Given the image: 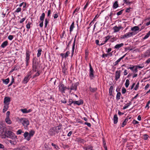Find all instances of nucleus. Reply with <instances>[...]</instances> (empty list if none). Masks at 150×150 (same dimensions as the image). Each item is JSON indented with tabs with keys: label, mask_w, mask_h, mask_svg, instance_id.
Segmentation results:
<instances>
[{
	"label": "nucleus",
	"mask_w": 150,
	"mask_h": 150,
	"mask_svg": "<svg viewBox=\"0 0 150 150\" xmlns=\"http://www.w3.org/2000/svg\"><path fill=\"white\" fill-rule=\"evenodd\" d=\"M131 104V102H129V103H127V104H125V106L123 107L122 109L125 110Z\"/></svg>",
	"instance_id": "obj_40"
},
{
	"label": "nucleus",
	"mask_w": 150,
	"mask_h": 150,
	"mask_svg": "<svg viewBox=\"0 0 150 150\" xmlns=\"http://www.w3.org/2000/svg\"><path fill=\"white\" fill-rule=\"evenodd\" d=\"M31 52L28 50H27L26 52V57L25 58V61L26 63V66L27 67L28 65L30 62V56Z\"/></svg>",
	"instance_id": "obj_5"
},
{
	"label": "nucleus",
	"mask_w": 150,
	"mask_h": 150,
	"mask_svg": "<svg viewBox=\"0 0 150 150\" xmlns=\"http://www.w3.org/2000/svg\"><path fill=\"white\" fill-rule=\"evenodd\" d=\"M21 8H18L15 11V12L16 13H18L21 11Z\"/></svg>",
	"instance_id": "obj_57"
},
{
	"label": "nucleus",
	"mask_w": 150,
	"mask_h": 150,
	"mask_svg": "<svg viewBox=\"0 0 150 150\" xmlns=\"http://www.w3.org/2000/svg\"><path fill=\"white\" fill-rule=\"evenodd\" d=\"M69 104H68V105L71 106L72 103L74 104V101H73L72 99H69Z\"/></svg>",
	"instance_id": "obj_42"
},
{
	"label": "nucleus",
	"mask_w": 150,
	"mask_h": 150,
	"mask_svg": "<svg viewBox=\"0 0 150 150\" xmlns=\"http://www.w3.org/2000/svg\"><path fill=\"white\" fill-rule=\"evenodd\" d=\"M121 28V26L117 27V26H115L113 27L114 32H117L119 31Z\"/></svg>",
	"instance_id": "obj_27"
},
{
	"label": "nucleus",
	"mask_w": 150,
	"mask_h": 150,
	"mask_svg": "<svg viewBox=\"0 0 150 150\" xmlns=\"http://www.w3.org/2000/svg\"><path fill=\"white\" fill-rule=\"evenodd\" d=\"M31 24V23L30 22H28V23L26 25V27L28 29L27 31H28L29 29L30 28V25Z\"/></svg>",
	"instance_id": "obj_46"
},
{
	"label": "nucleus",
	"mask_w": 150,
	"mask_h": 150,
	"mask_svg": "<svg viewBox=\"0 0 150 150\" xmlns=\"http://www.w3.org/2000/svg\"><path fill=\"white\" fill-rule=\"evenodd\" d=\"M77 141L80 143L82 144H84L86 142V141L84 140V139H81L80 138H77Z\"/></svg>",
	"instance_id": "obj_26"
},
{
	"label": "nucleus",
	"mask_w": 150,
	"mask_h": 150,
	"mask_svg": "<svg viewBox=\"0 0 150 150\" xmlns=\"http://www.w3.org/2000/svg\"><path fill=\"white\" fill-rule=\"evenodd\" d=\"M127 123L125 121V120L123 122V123H122V125L121 126V127H124V126H125L126 124H127Z\"/></svg>",
	"instance_id": "obj_63"
},
{
	"label": "nucleus",
	"mask_w": 150,
	"mask_h": 150,
	"mask_svg": "<svg viewBox=\"0 0 150 150\" xmlns=\"http://www.w3.org/2000/svg\"><path fill=\"white\" fill-rule=\"evenodd\" d=\"M59 90L62 93H65L66 90V86L62 83H60L59 86Z\"/></svg>",
	"instance_id": "obj_8"
},
{
	"label": "nucleus",
	"mask_w": 150,
	"mask_h": 150,
	"mask_svg": "<svg viewBox=\"0 0 150 150\" xmlns=\"http://www.w3.org/2000/svg\"><path fill=\"white\" fill-rule=\"evenodd\" d=\"M5 121L8 124H10L11 123V121L9 117H6L5 119Z\"/></svg>",
	"instance_id": "obj_37"
},
{
	"label": "nucleus",
	"mask_w": 150,
	"mask_h": 150,
	"mask_svg": "<svg viewBox=\"0 0 150 150\" xmlns=\"http://www.w3.org/2000/svg\"><path fill=\"white\" fill-rule=\"evenodd\" d=\"M122 93L123 94L125 93L126 91V89L124 87L122 88Z\"/></svg>",
	"instance_id": "obj_60"
},
{
	"label": "nucleus",
	"mask_w": 150,
	"mask_h": 150,
	"mask_svg": "<svg viewBox=\"0 0 150 150\" xmlns=\"http://www.w3.org/2000/svg\"><path fill=\"white\" fill-rule=\"evenodd\" d=\"M9 81L10 80L9 78H8L5 79H2L3 83H4L6 85L7 84L9 83Z\"/></svg>",
	"instance_id": "obj_31"
},
{
	"label": "nucleus",
	"mask_w": 150,
	"mask_h": 150,
	"mask_svg": "<svg viewBox=\"0 0 150 150\" xmlns=\"http://www.w3.org/2000/svg\"><path fill=\"white\" fill-rule=\"evenodd\" d=\"M67 68H66L65 66H64L63 68L62 69V72L64 74H66Z\"/></svg>",
	"instance_id": "obj_41"
},
{
	"label": "nucleus",
	"mask_w": 150,
	"mask_h": 150,
	"mask_svg": "<svg viewBox=\"0 0 150 150\" xmlns=\"http://www.w3.org/2000/svg\"><path fill=\"white\" fill-rule=\"evenodd\" d=\"M138 71V69L137 67H135V68L133 69L132 72L133 73H137Z\"/></svg>",
	"instance_id": "obj_64"
},
{
	"label": "nucleus",
	"mask_w": 150,
	"mask_h": 150,
	"mask_svg": "<svg viewBox=\"0 0 150 150\" xmlns=\"http://www.w3.org/2000/svg\"><path fill=\"white\" fill-rule=\"evenodd\" d=\"M124 10V9H122L121 11H119L117 13V15L118 16L121 15L123 13Z\"/></svg>",
	"instance_id": "obj_54"
},
{
	"label": "nucleus",
	"mask_w": 150,
	"mask_h": 150,
	"mask_svg": "<svg viewBox=\"0 0 150 150\" xmlns=\"http://www.w3.org/2000/svg\"><path fill=\"white\" fill-rule=\"evenodd\" d=\"M118 118L117 114L115 115L113 117L114 123L116 124L118 122Z\"/></svg>",
	"instance_id": "obj_23"
},
{
	"label": "nucleus",
	"mask_w": 150,
	"mask_h": 150,
	"mask_svg": "<svg viewBox=\"0 0 150 150\" xmlns=\"http://www.w3.org/2000/svg\"><path fill=\"white\" fill-rule=\"evenodd\" d=\"M8 41L7 40L3 42L1 44V47L3 48H4L8 45Z\"/></svg>",
	"instance_id": "obj_22"
},
{
	"label": "nucleus",
	"mask_w": 150,
	"mask_h": 150,
	"mask_svg": "<svg viewBox=\"0 0 150 150\" xmlns=\"http://www.w3.org/2000/svg\"><path fill=\"white\" fill-rule=\"evenodd\" d=\"M129 84V80L127 79L126 81V82L125 84V87L127 88Z\"/></svg>",
	"instance_id": "obj_43"
},
{
	"label": "nucleus",
	"mask_w": 150,
	"mask_h": 150,
	"mask_svg": "<svg viewBox=\"0 0 150 150\" xmlns=\"http://www.w3.org/2000/svg\"><path fill=\"white\" fill-rule=\"evenodd\" d=\"M79 84V82H77L74 83H72L70 86V90L69 91V93H71L72 91H76L77 90V87Z\"/></svg>",
	"instance_id": "obj_7"
},
{
	"label": "nucleus",
	"mask_w": 150,
	"mask_h": 150,
	"mask_svg": "<svg viewBox=\"0 0 150 150\" xmlns=\"http://www.w3.org/2000/svg\"><path fill=\"white\" fill-rule=\"evenodd\" d=\"M9 106L8 105H4V108L3 109V112H6Z\"/></svg>",
	"instance_id": "obj_30"
},
{
	"label": "nucleus",
	"mask_w": 150,
	"mask_h": 150,
	"mask_svg": "<svg viewBox=\"0 0 150 150\" xmlns=\"http://www.w3.org/2000/svg\"><path fill=\"white\" fill-rule=\"evenodd\" d=\"M79 9L80 7H77L73 13V15H74V14L75 13L78 12V11H79Z\"/></svg>",
	"instance_id": "obj_52"
},
{
	"label": "nucleus",
	"mask_w": 150,
	"mask_h": 150,
	"mask_svg": "<svg viewBox=\"0 0 150 150\" xmlns=\"http://www.w3.org/2000/svg\"><path fill=\"white\" fill-rule=\"evenodd\" d=\"M124 43H122L120 44H117L114 47V48L117 49H119L120 48L124 46Z\"/></svg>",
	"instance_id": "obj_17"
},
{
	"label": "nucleus",
	"mask_w": 150,
	"mask_h": 150,
	"mask_svg": "<svg viewBox=\"0 0 150 150\" xmlns=\"http://www.w3.org/2000/svg\"><path fill=\"white\" fill-rule=\"evenodd\" d=\"M45 13H43L40 17V19L41 22L40 23L39 26L41 28H42L43 25V21L45 18Z\"/></svg>",
	"instance_id": "obj_10"
},
{
	"label": "nucleus",
	"mask_w": 150,
	"mask_h": 150,
	"mask_svg": "<svg viewBox=\"0 0 150 150\" xmlns=\"http://www.w3.org/2000/svg\"><path fill=\"white\" fill-rule=\"evenodd\" d=\"M110 37L111 36H108L105 37V41H104V43H106L108 41V40H109Z\"/></svg>",
	"instance_id": "obj_45"
},
{
	"label": "nucleus",
	"mask_w": 150,
	"mask_h": 150,
	"mask_svg": "<svg viewBox=\"0 0 150 150\" xmlns=\"http://www.w3.org/2000/svg\"><path fill=\"white\" fill-rule=\"evenodd\" d=\"M139 83H138L137 84H136V86L134 88V90H137V89L139 87Z\"/></svg>",
	"instance_id": "obj_62"
},
{
	"label": "nucleus",
	"mask_w": 150,
	"mask_h": 150,
	"mask_svg": "<svg viewBox=\"0 0 150 150\" xmlns=\"http://www.w3.org/2000/svg\"><path fill=\"white\" fill-rule=\"evenodd\" d=\"M89 76L91 80L93 79L94 77V71L92 67L91 63H89Z\"/></svg>",
	"instance_id": "obj_6"
},
{
	"label": "nucleus",
	"mask_w": 150,
	"mask_h": 150,
	"mask_svg": "<svg viewBox=\"0 0 150 150\" xmlns=\"http://www.w3.org/2000/svg\"><path fill=\"white\" fill-rule=\"evenodd\" d=\"M74 22H73L70 27L69 31L70 33H71V32L73 30V29L74 27Z\"/></svg>",
	"instance_id": "obj_28"
},
{
	"label": "nucleus",
	"mask_w": 150,
	"mask_h": 150,
	"mask_svg": "<svg viewBox=\"0 0 150 150\" xmlns=\"http://www.w3.org/2000/svg\"><path fill=\"white\" fill-rule=\"evenodd\" d=\"M150 55V50H147L142 55L143 57H148Z\"/></svg>",
	"instance_id": "obj_14"
},
{
	"label": "nucleus",
	"mask_w": 150,
	"mask_h": 150,
	"mask_svg": "<svg viewBox=\"0 0 150 150\" xmlns=\"http://www.w3.org/2000/svg\"><path fill=\"white\" fill-rule=\"evenodd\" d=\"M55 132H56L54 127L51 128L49 131V134L52 136L54 135Z\"/></svg>",
	"instance_id": "obj_12"
},
{
	"label": "nucleus",
	"mask_w": 150,
	"mask_h": 150,
	"mask_svg": "<svg viewBox=\"0 0 150 150\" xmlns=\"http://www.w3.org/2000/svg\"><path fill=\"white\" fill-rule=\"evenodd\" d=\"M21 111L23 113H27V109L26 108H22L21 109Z\"/></svg>",
	"instance_id": "obj_48"
},
{
	"label": "nucleus",
	"mask_w": 150,
	"mask_h": 150,
	"mask_svg": "<svg viewBox=\"0 0 150 150\" xmlns=\"http://www.w3.org/2000/svg\"><path fill=\"white\" fill-rule=\"evenodd\" d=\"M122 59L121 57L119 58L117 61L113 63V64L114 66H116L118 64L120 61Z\"/></svg>",
	"instance_id": "obj_39"
},
{
	"label": "nucleus",
	"mask_w": 150,
	"mask_h": 150,
	"mask_svg": "<svg viewBox=\"0 0 150 150\" xmlns=\"http://www.w3.org/2000/svg\"><path fill=\"white\" fill-rule=\"evenodd\" d=\"M39 63L35 58L33 59L32 62V70L31 71L33 72H36L38 70V67Z\"/></svg>",
	"instance_id": "obj_3"
},
{
	"label": "nucleus",
	"mask_w": 150,
	"mask_h": 150,
	"mask_svg": "<svg viewBox=\"0 0 150 150\" xmlns=\"http://www.w3.org/2000/svg\"><path fill=\"white\" fill-rule=\"evenodd\" d=\"M29 133L27 132H25L23 134V136L24 137V138L28 141L30 140H28V138L29 137Z\"/></svg>",
	"instance_id": "obj_19"
},
{
	"label": "nucleus",
	"mask_w": 150,
	"mask_h": 150,
	"mask_svg": "<svg viewBox=\"0 0 150 150\" xmlns=\"http://www.w3.org/2000/svg\"><path fill=\"white\" fill-rule=\"evenodd\" d=\"M83 149L85 150H93V147L91 146H88L83 147Z\"/></svg>",
	"instance_id": "obj_21"
},
{
	"label": "nucleus",
	"mask_w": 150,
	"mask_h": 150,
	"mask_svg": "<svg viewBox=\"0 0 150 150\" xmlns=\"http://www.w3.org/2000/svg\"><path fill=\"white\" fill-rule=\"evenodd\" d=\"M54 128H55L56 133L57 134H58V133L61 132V126H57V127H55Z\"/></svg>",
	"instance_id": "obj_20"
},
{
	"label": "nucleus",
	"mask_w": 150,
	"mask_h": 150,
	"mask_svg": "<svg viewBox=\"0 0 150 150\" xmlns=\"http://www.w3.org/2000/svg\"><path fill=\"white\" fill-rule=\"evenodd\" d=\"M119 6V4L117 1L115 2L113 5V8L115 9L117 8Z\"/></svg>",
	"instance_id": "obj_29"
},
{
	"label": "nucleus",
	"mask_w": 150,
	"mask_h": 150,
	"mask_svg": "<svg viewBox=\"0 0 150 150\" xmlns=\"http://www.w3.org/2000/svg\"><path fill=\"white\" fill-rule=\"evenodd\" d=\"M49 23V20L48 19L46 18L45 21V28L47 27V25Z\"/></svg>",
	"instance_id": "obj_38"
},
{
	"label": "nucleus",
	"mask_w": 150,
	"mask_h": 150,
	"mask_svg": "<svg viewBox=\"0 0 150 150\" xmlns=\"http://www.w3.org/2000/svg\"><path fill=\"white\" fill-rule=\"evenodd\" d=\"M42 49L41 48H39L37 50L38 53L37 54V57H39L41 54Z\"/></svg>",
	"instance_id": "obj_25"
},
{
	"label": "nucleus",
	"mask_w": 150,
	"mask_h": 150,
	"mask_svg": "<svg viewBox=\"0 0 150 150\" xmlns=\"http://www.w3.org/2000/svg\"><path fill=\"white\" fill-rule=\"evenodd\" d=\"M51 145L52 146H54V148L56 149L57 150L59 149V146H58L56 145L55 144H54L53 143H52Z\"/></svg>",
	"instance_id": "obj_50"
},
{
	"label": "nucleus",
	"mask_w": 150,
	"mask_h": 150,
	"mask_svg": "<svg viewBox=\"0 0 150 150\" xmlns=\"http://www.w3.org/2000/svg\"><path fill=\"white\" fill-rule=\"evenodd\" d=\"M13 38V36L12 35H9L8 36V39L9 40H12Z\"/></svg>",
	"instance_id": "obj_56"
},
{
	"label": "nucleus",
	"mask_w": 150,
	"mask_h": 150,
	"mask_svg": "<svg viewBox=\"0 0 150 150\" xmlns=\"http://www.w3.org/2000/svg\"><path fill=\"white\" fill-rule=\"evenodd\" d=\"M132 123L133 124L135 125V124H138L139 123V122H138V121H137V120H133Z\"/></svg>",
	"instance_id": "obj_61"
},
{
	"label": "nucleus",
	"mask_w": 150,
	"mask_h": 150,
	"mask_svg": "<svg viewBox=\"0 0 150 150\" xmlns=\"http://www.w3.org/2000/svg\"><path fill=\"white\" fill-rule=\"evenodd\" d=\"M36 71L37 72L36 73V74H35L34 75L32 76V78L33 79L35 78L36 77L39 76L40 75V74L41 73L40 71Z\"/></svg>",
	"instance_id": "obj_24"
},
{
	"label": "nucleus",
	"mask_w": 150,
	"mask_h": 150,
	"mask_svg": "<svg viewBox=\"0 0 150 150\" xmlns=\"http://www.w3.org/2000/svg\"><path fill=\"white\" fill-rule=\"evenodd\" d=\"M0 136L3 139L7 137L12 139H14L17 137V136L13 132L9 130L5 131L4 133H2Z\"/></svg>",
	"instance_id": "obj_1"
},
{
	"label": "nucleus",
	"mask_w": 150,
	"mask_h": 150,
	"mask_svg": "<svg viewBox=\"0 0 150 150\" xmlns=\"http://www.w3.org/2000/svg\"><path fill=\"white\" fill-rule=\"evenodd\" d=\"M121 96L120 92H118L117 94L116 99L117 100H118L120 98V97Z\"/></svg>",
	"instance_id": "obj_36"
},
{
	"label": "nucleus",
	"mask_w": 150,
	"mask_h": 150,
	"mask_svg": "<svg viewBox=\"0 0 150 150\" xmlns=\"http://www.w3.org/2000/svg\"><path fill=\"white\" fill-rule=\"evenodd\" d=\"M11 98L9 97H5L4 101V105H9L11 100Z\"/></svg>",
	"instance_id": "obj_11"
},
{
	"label": "nucleus",
	"mask_w": 150,
	"mask_h": 150,
	"mask_svg": "<svg viewBox=\"0 0 150 150\" xmlns=\"http://www.w3.org/2000/svg\"><path fill=\"white\" fill-rule=\"evenodd\" d=\"M35 131L33 130H31L30 131L29 133V137L28 138V140H30L31 137L33 136L35 134Z\"/></svg>",
	"instance_id": "obj_18"
},
{
	"label": "nucleus",
	"mask_w": 150,
	"mask_h": 150,
	"mask_svg": "<svg viewBox=\"0 0 150 150\" xmlns=\"http://www.w3.org/2000/svg\"><path fill=\"white\" fill-rule=\"evenodd\" d=\"M150 35V30L148 32V33L143 38V39L144 40H145L148 38Z\"/></svg>",
	"instance_id": "obj_44"
},
{
	"label": "nucleus",
	"mask_w": 150,
	"mask_h": 150,
	"mask_svg": "<svg viewBox=\"0 0 150 150\" xmlns=\"http://www.w3.org/2000/svg\"><path fill=\"white\" fill-rule=\"evenodd\" d=\"M59 15L57 11H55L53 13V16L54 19H56L58 17Z\"/></svg>",
	"instance_id": "obj_33"
},
{
	"label": "nucleus",
	"mask_w": 150,
	"mask_h": 150,
	"mask_svg": "<svg viewBox=\"0 0 150 150\" xmlns=\"http://www.w3.org/2000/svg\"><path fill=\"white\" fill-rule=\"evenodd\" d=\"M144 140H147L148 139L149 136L148 135L145 134L144 135Z\"/></svg>",
	"instance_id": "obj_58"
},
{
	"label": "nucleus",
	"mask_w": 150,
	"mask_h": 150,
	"mask_svg": "<svg viewBox=\"0 0 150 150\" xmlns=\"http://www.w3.org/2000/svg\"><path fill=\"white\" fill-rule=\"evenodd\" d=\"M150 100H149L147 102V103L146 104V105L145 106V108H147V109H149V105L150 104Z\"/></svg>",
	"instance_id": "obj_59"
},
{
	"label": "nucleus",
	"mask_w": 150,
	"mask_h": 150,
	"mask_svg": "<svg viewBox=\"0 0 150 150\" xmlns=\"http://www.w3.org/2000/svg\"><path fill=\"white\" fill-rule=\"evenodd\" d=\"M110 41L111 42H113L114 41L117 40V38L115 37H113L111 38H110L109 39Z\"/></svg>",
	"instance_id": "obj_47"
},
{
	"label": "nucleus",
	"mask_w": 150,
	"mask_h": 150,
	"mask_svg": "<svg viewBox=\"0 0 150 150\" xmlns=\"http://www.w3.org/2000/svg\"><path fill=\"white\" fill-rule=\"evenodd\" d=\"M70 52L69 51H67L65 54H64V58L66 59L67 58L68 56L69 55Z\"/></svg>",
	"instance_id": "obj_49"
},
{
	"label": "nucleus",
	"mask_w": 150,
	"mask_h": 150,
	"mask_svg": "<svg viewBox=\"0 0 150 150\" xmlns=\"http://www.w3.org/2000/svg\"><path fill=\"white\" fill-rule=\"evenodd\" d=\"M123 1L125 3L127 4H130L132 3V2H130L129 0H124Z\"/></svg>",
	"instance_id": "obj_53"
},
{
	"label": "nucleus",
	"mask_w": 150,
	"mask_h": 150,
	"mask_svg": "<svg viewBox=\"0 0 150 150\" xmlns=\"http://www.w3.org/2000/svg\"><path fill=\"white\" fill-rule=\"evenodd\" d=\"M121 72V71L120 70H117L115 72V79L116 81H117L120 79V76Z\"/></svg>",
	"instance_id": "obj_13"
},
{
	"label": "nucleus",
	"mask_w": 150,
	"mask_h": 150,
	"mask_svg": "<svg viewBox=\"0 0 150 150\" xmlns=\"http://www.w3.org/2000/svg\"><path fill=\"white\" fill-rule=\"evenodd\" d=\"M20 122L24 126L25 129H28V126L29 125V121L27 119L25 118H22L20 120Z\"/></svg>",
	"instance_id": "obj_2"
},
{
	"label": "nucleus",
	"mask_w": 150,
	"mask_h": 150,
	"mask_svg": "<svg viewBox=\"0 0 150 150\" xmlns=\"http://www.w3.org/2000/svg\"><path fill=\"white\" fill-rule=\"evenodd\" d=\"M33 74V71H30L28 72L27 75L24 78L23 80V83L24 84L27 83L29 81L30 78L32 77L31 75Z\"/></svg>",
	"instance_id": "obj_4"
},
{
	"label": "nucleus",
	"mask_w": 150,
	"mask_h": 150,
	"mask_svg": "<svg viewBox=\"0 0 150 150\" xmlns=\"http://www.w3.org/2000/svg\"><path fill=\"white\" fill-rule=\"evenodd\" d=\"M113 89V86H111L109 90V93L110 96H111L112 95V91Z\"/></svg>",
	"instance_id": "obj_35"
},
{
	"label": "nucleus",
	"mask_w": 150,
	"mask_h": 150,
	"mask_svg": "<svg viewBox=\"0 0 150 150\" xmlns=\"http://www.w3.org/2000/svg\"><path fill=\"white\" fill-rule=\"evenodd\" d=\"M76 36H75V38H74V40L73 42V45H72V54H71V57H72L74 54V50L75 49V42H76Z\"/></svg>",
	"instance_id": "obj_15"
},
{
	"label": "nucleus",
	"mask_w": 150,
	"mask_h": 150,
	"mask_svg": "<svg viewBox=\"0 0 150 150\" xmlns=\"http://www.w3.org/2000/svg\"><path fill=\"white\" fill-rule=\"evenodd\" d=\"M130 67H128L127 68L128 69H130L132 71L134 68L135 67V66L133 65H130Z\"/></svg>",
	"instance_id": "obj_51"
},
{
	"label": "nucleus",
	"mask_w": 150,
	"mask_h": 150,
	"mask_svg": "<svg viewBox=\"0 0 150 150\" xmlns=\"http://www.w3.org/2000/svg\"><path fill=\"white\" fill-rule=\"evenodd\" d=\"M83 103V100L81 99L78 101H74V105H79L82 104Z\"/></svg>",
	"instance_id": "obj_16"
},
{
	"label": "nucleus",
	"mask_w": 150,
	"mask_h": 150,
	"mask_svg": "<svg viewBox=\"0 0 150 150\" xmlns=\"http://www.w3.org/2000/svg\"><path fill=\"white\" fill-rule=\"evenodd\" d=\"M139 29V28L138 26H135L131 28V30L134 31H136L138 30Z\"/></svg>",
	"instance_id": "obj_32"
},
{
	"label": "nucleus",
	"mask_w": 150,
	"mask_h": 150,
	"mask_svg": "<svg viewBox=\"0 0 150 150\" xmlns=\"http://www.w3.org/2000/svg\"><path fill=\"white\" fill-rule=\"evenodd\" d=\"M22 132H22L21 129H19L17 131L16 134L17 135L21 134Z\"/></svg>",
	"instance_id": "obj_55"
},
{
	"label": "nucleus",
	"mask_w": 150,
	"mask_h": 150,
	"mask_svg": "<svg viewBox=\"0 0 150 150\" xmlns=\"http://www.w3.org/2000/svg\"><path fill=\"white\" fill-rule=\"evenodd\" d=\"M135 34L134 32H129L122 35L121 37V38L124 39L126 38H128L132 36L135 35Z\"/></svg>",
	"instance_id": "obj_9"
},
{
	"label": "nucleus",
	"mask_w": 150,
	"mask_h": 150,
	"mask_svg": "<svg viewBox=\"0 0 150 150\" xmlns=\"http://www.w3.org/2000/svg\"><path fill=\"white\" fill-rule=\"evenodd\" d=\"M89 90L91 92H94L96 91L97 90V88H92L91 87H90Z\"/></svg>",
	"instance_id": "obj_34"
}]
</instances>
